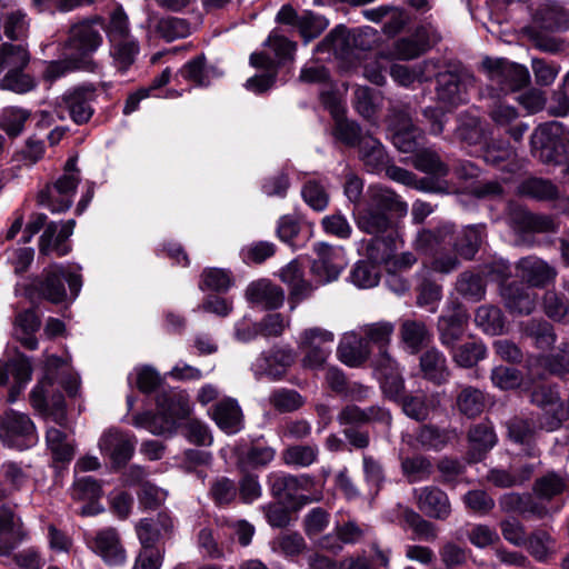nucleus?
<instances>
[{"label":"nucleus","instance_id":"f257e3e1","mask_svg":"<svg viewBox=\"0 0 569 569\" xmlns=\"http://www.w3.org/2000/svg\"><path fill=\"white\" fill-rule=\"evenodd\" d=\"M54 383L64 388L69 396L77 395L79 381L70 373L68 361L50 356L46 360L44 375L32 389L30 400L36 410L51 418L59 426H64L67 421L66 403L60 391L51 390Z\"/></svg>","mask_w":569,"mask_h":569},{"label":"nucleus","instance_id":"f03ea898","mask_svg":"<svg viewBox=\"0 0 569 569\" xmlns=\"http://www.w3.org/2000/svg\"><path fill=\"white\" fill-rule=\"evenodd\" d=\"M368 194L367 207L357 213V226L367 233L380 234L388 231L391 226L389 212L405 216L408 211L407 203L389 188L371 186Z\"/></svg>","mask_w":569,"mask_h":569},{"label":"nucleus","instance_id":"7ed1b4c3","mask_svg":"<svg viewBox=\"0 0 569 569\" xmlns=\"http://www.w3.org/2000/svg\"><path fill=\"white\" fill-rule=\"evenodd\" d=\"M79 270L80 268L71 270L62 264H52L43 270L40 278L34 279L26 288L24 293L30 299L38 295L52 303L74 300L82 287Z\"/></svg>","mask_w":569,"mask_h":569},{"label":"nucleus","instance_id":"20e7f679","mask_svg":"<svg viewBox=\"0 0 569 569\" xmlns=\"http://www.w3.org/2000/svg\"><path fill=\"white\" fill-rule=\"evenodd\" d=\"M157 413L143 412L134 417L133 425L143 428L153 435L171 432L177 422L187 418L191 412V405L183 391L168 390L157 397Z\"/></svg>","mask_w":569,"mask_h":569},{"label":"nucleus","instance_id":"39448f33","mask_svg":"<svg viewBox=\"0 0 569 569\" xmlns=\"http://www.w3.org/2000/svg\"><path fill=\"white\" fill-rule=\"evenodd\" d=\"M96 88L93 84H81L67 90L54 102V114L59 120L69 117L76 124L87 123L93 116Z\"/></svg>","mask_w":569,"mask_h":569},{"label":"nucleus","instance_id":"423d86ee","mask_svg":"<svg viewBox=\"0 0 569 569\" xmlns=\"http://www.w3.org/2000/svg\"><path fill=\"white\" fill-rule=\"evenodd\" d=\"M482 69L489 80V87L498 93L513 92L529 81L528 69L506 59L486 58Z\"/></svg>","mask_w":569,"mask_h":569},{"label":"nucleus","instance_id":"0eeeda50","mask_svg":"<svg viewBox=\"0 0 569 569\" xmlns=\"http://www.w3.org/2000/svg\"><path fill=\"white\" fill-rule=\"evenodd\" d=\"M101 30H103V23L100 19L73 26L70 30L64 54H70L73 59H82L84 70H93V62L89 56L102 43Z\"/></svg>","mask_w":569,"mask_h":569},{"label":"nucleus","instance_id":"6e6552de","mask_svg":"<svg viewBox=\"0 0 569 569\" xmlns=\"http://www.w3.org/2000/svg\"><path fill=\"white\" fill-rule=\"evenodd\" d=\"M76 163L77 159L70 158L64 166L63 174L39 196L40 203L48 207L53 213L67 211L73 202V196L80 181Z\"/></svg>","mask_w":569,"mask_h":569},{"label":"nucleus","instance_id":"1a4fd4ad","mask_svg":"<svg viewBox=\"0 0 569 569\" xmlns=\"http://www.w3.org/2000/svg\"><path fill=\"white\" fill-rule=\"evenodd\" d=\"M368 260L358 261L350 272V281L360 289L373 288L380 280L379 264L391 259L392 250L383 239L371 240L367 248Z\"/></svg>","mask_w":569,"mask_h":569},{"label":"nucleus","instance_id":"9d476101","mask_svg":"<svg viewBox=\"0 0 569 569\" xmlns=\"http://www.w3.org/2000/svg\"><path fill=\"white\" fill-rule=\"evenodd\" d=\"M0 439L8 448L24 450L38 442V435L29 416L8 410L1 420Z\"/></svg>","mask_w":569,"mask_h":569},{"label":"nucleus","instance_id":"9b49d317","mask_svg":"<svg viewBox=\"0 0 569 569\" xmlns=\"http://www.w3.org/2000/svg\"><path fill=\"white\" fill-rule=\"evenodd\" d=\"M531 148L533 152L540 151L545 162L557 161L556 154L569 150V131L559 121L540 124L531 136Z\"/></svg>","mask_w":569,"mask_h":569},{"label":"nucleus","instance_id":"f8f14e48","mask_svg":"<svg viewBox=\"0 0 569 569\" xmlns=\"http://www.w3.org/2000/svg\"><path fill=\"white\" fill-rule=\"evenodd\" d=\"M389 130L393 146L401 152L415 153L422 144V132L413 126L407 110H390Z\"/></svg>","mask_w":569,"mask_h":569},{"label":"nucleus","instance_id":"ddd939ff","mask_svg":"<svg viewBox=\"0 0 569 569\" xmlns=\"http://www.w3.org/2000/svg\"><path fill=\"white\" fill-rule=\"evenodd\" d=\"M531 401L540 408L539 425L547 431L558 429L566 419L567 411L559 391L549 386H540L531 395Z\"/></svg>","mask_w":569,"mask_h":569},{"label":"nucleus","instance_id":"4468645a","mask_svg":"<svg viewBox=\"0 0 569 569\" xmlns=\"http://www.w3.org/2000/svg\"><path fill=\"white\" fill-rule=\"evenodd\" d=\"M321 102L336 121L333 131L336 138L347 146L360 147V141L365 136L361 134L360 127L355 121L343 118L346 109L342 96H338L336 92L322 91Z\"/></svg>","mask_w":569,"mask_h":569},{"label":"nucleus","instance_id":"2eb2a0df","mask_svg":"<svg viewBox=\"0 0 569 569\" xmlns=\"http://www.w3.org/2000/svg\"><path fill=\"white\" fill-rule=\"evenodd\" d=\"M98 447L101 455L108 458L113 467H122L134 452L136 439L128 432L110 428L101 435Z\"/></svg>","mask_w":569,"mask_h":569},{"label":"nucleus","instance_id":"dca6fc26","mask_svg":"<svg viewBox=\"0 0 569 569\" xmlns=\"http://www.w3.org/2000/svg\"><path fill=\"white\" fill-rule=\"evenodd\" d=\"M91 551L98 555L108 566H122L127 560V552L121 543L117 529L108 527L98 530L87 538Z\"/></svg>","mask_w":569,"mask_h":569},{"label":"nucleus","instance_id":"f3484780","mask_svg":"<svg viewBox=\"0 0 569 569\" xmlns=\"http://www.w3.org/2000/svg\"><path fill=\"white\" fill-rule=\"evenodd\" d=\"M317 258L311 270L320 283L336 280L347 266L345 250L327 243H318L315 248Z\"/></svg>","mask_w":569,"mask_h":569},{"label":"nucleus","instance_id":"a211bd4d","mask_svg":"<svg viewBox=\"0 0 569 569\" xmlns=\"http://www.w3.org/2000/svg\"><path fill=\"white\" fill-rule=\"evenodd\" d=\"M32 367L30 360L17 353L8 360L0 359V386L7 385L12 379V386L9 390L8 401L14 402L21 391L31 380Z\"/></svg>","mask_w":569,"mask_h":569},{"label":"nucleus","instance_id":"6ab92c4d","mask_svg":"<svg viewBox=\"0 0 569 569\" xmlns=\"http://www.w3.org/2000/svg\"><path fill=\"white\" fill-rule=\"evenodd\" d=\"M453 226L442 223L436 229H421L412 240L413 249L423 256H433L439 250H445L452 244Z\"/></svg>","mask_w":569,"mask_h":569},{"label":"nucleus","instance_id":"aec40b11","mask_svg":"<svg viewBox=\"0 0 569 569\" xmlns=\"http://www.w3.org/2000/svg\"><path fill=\"white\" fill-rule=\"evenodd\" d=\"M268 486L273 497L292 500L300 490H308L313 483L308 475L292 476L283 471H272L268 475Z\"/></svg>","mask_w":569,"mask_h":569},{"label":"nucleus","instance_id":"412c9836","mask_svg":"<svg viewBox=\"0 0 569 569\" xmlns=\"http://www.w3.org/2000/svg\"><path fill=\"white\" fill-rule=\"evenodd\" d=\"M266 44L274 53L273 59L266 53H252L250 56V64L252 67L270 70L276 62L281 63L293 58L296 43L280 34L278 30L270 33Z\"/></svg>","mask_w":569,"mask_h":569},{"label":"nucleus","instance_id":"4be33fe9","mask_svg":"<svg viewBox=\"0 0 569 569\" xmlns=\"http://www.w3.org/2000/svg\"><path fill=\"white\" fill-rule=\"evenodd\" d=\"M209 416L216 425L227 435L238 433L243 428V415L238 401L226 397L213 405Z\"/></svg>","mask_w":569,"mask_h":569},{"label":"nucleus","instance_id":"5701e85b","mask_svg":"<svg viewBox=\"0 0 569 569\" xmlns=\"http://www.w3.org/2000/svg\"><path fill=\"white\" fill-rule=\"evenodd\" d=\"M532 27L542 31H559L569 28V11L556 0H545L532 16Z\"/></svg>","mask_w":569,"mask_h":569},{"label":"nucleus","instance_id":"b1692460","mask_svg":"<svg viewBox=\"0 0 569 569\" xmlns=\"http://www.w3.org/2000/svg\"><path fill=\"white\" fill-rule=\"evenodd\" d=\"M76 221L70 219L66 222H50L47 224L41 238H40V252L48 254L56 252L62 257L69 253L71 247L67 243V240L73 233Z\"/></svg>","mask_w":569,"mask_h":569},{"label":"nucleus","instance_id":"393cba45","mask_svg":"<svg viewBox=\"0 0 569 569\" xmlns=\"http://www.w3.org/2000/svg\"><path fill=\"white\" fill-rule=\"evenodd\" d=\"M295 359L296 355L291 348H279L270 355L262 353L257 358L252 370L256 377L268 376L278 379L295 362Z\"/></svg>","mask_w":569,"mask_h":569},{"label":"nucleus","instance_id":"a878e982","mask_svg":"<svg viewBox=\"0 0 569 569\" xmlns=\"http://www.w3.org/2000/svg\"><path fill=\"white\" fill-rule=\"evenodd\" d=\"M371 355V347L363 339L360 332L352 330L346 332L338 346V357L341 362L349 367H359L365 363Z\"/></svg>","mask_w":569,"mask_h":569},{"label":"nucleus","instance_id":"bb28decb","mask_svg":"<svg viewBox=\"0 0 569 569\" xmlns=\"http://www.w3.org/2000/svg\"><path fill=\"white\" fill-rule=\"evenodd\" d=\"M439 64L435 60H425L413 67L395 63L390 68V77L401 87L409 88L416 82L430 81L436 74Z\"/></svg>","mask_w":569,"mask_h":569},{"label":"nucleus","instance_id":"cd10ccee","mask_svg":"<svg viewBox=\"0 0 569 569\" xmlns=\"http://www.w3.org/2000/svg\"><path fill=\"white\" fill-rule=\"evenodd\" d=\"M419 509L428 517L447 519L451 507L447 495L438 488L425 487L415 490Z\"/></svg>","mask_w":569,"mask_h":569},{"label":"nucleus","instance_id":"c85d7f7f","mask_svg":"<svg viewBox=\"0 0 569 569\" xmlns=\"http://www.w3.org/2000/svg\"><path fill=\"white\" fill-rule=\"evenodd\" d=\"M498 438L489 421L473 425L468 430L469 457L473 462L480 461L496 445Z\"/></svg>","mask_w":569,"mask_h":569},{"label":"nucleus","instance_id":"c756f323","mask_svg":"<svg viewBox=\"0 0 569 569\" xmlns=\"http://www.w3.org/2000/svg\"><path fill=\"white\" fill-rule=\"evenodd\" d=\"M518 276L532 287H545L551 282L557 271L537 257H526L517 264Z\"/></svg>","mask_w":569,"mask_h":569},{"label":"nucleus","instance_id":"7c9ffc66","mask_svg":"<svg viewBox=\"0 0 569 569\" xmlns=\"http://www.w3.org/2000/svg\"><path fill=\"white\" fill-rule=\"evenodd\" d=\"M501 296L506 308L511 313L528 316L536 308L537 295L522 284L512 283L502 288Z\"/></svg>","mask_w":569,"mask_h":569},{"label":"nucleus","instance_id":"2f4dec72","mask_svg":"<svg viewBox=\"0 0 569 569\" xmlns=\"http://www.w3.org/2000/svg\"><path fill=\"white\" fill-rule=\"evenodd\" d=\"M172 528V519L166 513H159L157 519H141L134 527L141 547L153 548H157V542Z\"/></svg>","mask_w":569,"mask_h":569},{"label":"nucleus","instance_id":"473e14b6","mask_svg":"<svg viewBox=\"0 0 569 569\" xmlns=\"http://www.w3.org/2000/svg\"><path fill=\"white\" fill-rule=\"evenodd\" d=\"M437 96L440 102L455 107L467 101V84L452 72L440 73L437 70Z\"/></svg>","mask_w":569,"mask_h":569},{"label":"nucleus","instance_id":"72a5a7b5","mask_svg":"<svg viewBox=\"0 0 569 569\" xmlns=\"http://www.w3.org/2000/svg\"><path fill=\"white\" fill-rule=\"evenodd\" d=\"M246 296L251 303L264 309H278L284 301L282 289L266 279L250 283Z\"/></svg>","mask_w":569,"mask_h":569},{"label":"nucleus","instance_id":"f704fd0d","mask_svg":"<svg viewBox=\"0 0 569 569\" xmlns=\"http://www.w3.org/2000/svg\"><path fill=\"white\" fill-rule=\"evenodd\" d=\"M468 318L467 312L460 307H455L442 315L438 320L441 343L452 347L463 335Z\"/></svg>","mask_w":569,"mask_h":569},{"label":"nucleus","instance_id":"c9c22d12","mask_svg":"<svg viewBox=\"0 0 569 569\" xmlns=\"http://www.w3.org/2000/svg\"><path fill=\"white\" fill-rule=\"evenodd\" d=\"M20 519L7 505L0 506V555H8L21 540Z\"/></svg>","mask_w":569,"mask_h":569},{"label":"nucleus","instance_id":"e433bc0d","mask_svg":"<svg viewBox=\"0 0 569 569\" xmlns=\"http://www.w3.org/2000/svg\"><path fill=\"white\" fill-rule=\"evenodd\" d=\"M391 521L412 529L415 533L412 539L433 541L438 536V530L432 522L422 519L419 513L407 507L398 506V516L396 519L391 518Z\"/></svg>","mask_w":569,"mask_h":569},{"label":"nucleus","instance_id":"4c0bfd02","mask_svg":"<svg viewBox=\"0 0 569 569\" xmlns=\"http://www.w3.org/2000/svg\"><path fill=\"white\" fill-rule=\"evenodd\" d=\"M0 23L4 36L10 40H21L29 31V19L19 9H13L0 0Z\"/></svg>","mask_w":569,"mask_h":569},{"label":"nucleus","instance_id":"58836bf2","mask_svg":"<svg viewBox=\"0 0 569 569\" xmlns=\"http://www.w3.org/2000/svg\"><path fill=\"white\" fill-rule=\"evenodd\" d=\"M360 335L368 341L369 347L376 346L380 351V361L390 358L387 353V347L391 342L392 335L395 332V325L390 321H378L367 323L358 328Z\"/></svg>","mask_w":569,"mask_h":569},{"label":"nucleus","instance_id":"ea45409f","mask_svg":"<svg viewBox=\"0 0 569 569\" xmlns=\"http://www.w3.org/2000/svg\"><path fill=\"white\" fill-rule=\"evenodd\" d=\"M400 340L410 353L416 355L430 340V332L423 321L403 319L399 328Z\"/></svg>","mask_w":569,"mask_h":569},{"label":"nucleus","instance_id":"a19ab883","mask_svg":"<svg viewBox=\"0 0 569 569\" xmlns=\"http://www.w3.org/2000/svg\"><path fill=\"white\" fill-rule=\"evenodd\" d=\"M400 403L407 417L416 421H425L440 405V399L438 395H409L402 397Z\"/></svg>","mask_w":569,"mask_h":569},{"label":"nucleus","instance_id":"79ce46f5","mask_svg":"<svg viewBox=\"0 0 569 569\" xmlns=\"http://www.w3.org/2000/svg\"><path fill=\"white\" fill-rule=\"evenodd\" d=\"M381 375V389L386 397L400 402L403 396L405 381L397 362L387 358L379 363Z\"/></svg>","mask_w":569,"mask_h":569},{"label":"nucleus","instance_id":"37998d69","mask_svg":"<svg viewBox=\"0 0 569 569\" xmlns=\"http://www.w3.org/2000/svg\"><path fill=\"white\" fill-rule=\"evenodd\" d=\"M482 158L487 163L501 167L502 170L513 172L519 169L516 151L505 141H496L485 146Z\"/></svg>","mask_w":569,"mask_h":569},{"label":"nucleus","instance_id":"c03bdc74","mask_svg":"<svg viewBox=\"0 0 569 569\" xmlns=\"http://www.w3.org/2000/svg\"><path fill=\"white\" fill-rule=\"evenodd\" d=\"M360 158L370 172H379L387 168L389 157L381 142L372 136H365L359 147Z\"/></svg>","mask_w":569,"mask_h":569},{"label":"nucleus","instance_id":"a18cd8bd","mask_svg":"<svg viewBox=\"0 0 569 569\" xmlns=\"http://www.w3.org/2000/svg\"><path fill=\"white\" fill-rule=\"evenodd\" d=\"M420 370L423 378L437 385L446 382L449 378L446 357L436 348H431L421 355Z\"/></svg>","mask_w":569,"mask_h":569},{"label":"nucleus","instance_id":"49530a36","mask_svg":"<svg viewBox=\"0 0 569 569\" xmlns=\"http://www.w3.org/2000/svg\"><path fill=\"white\" fill-rule=\"evenodd\" d=\"M148 21L154 32L168 42L187 38L192 32L190 22L183 18L167 16L154 22L151 18Z\"/></svg>","mask_w":569,"mask_h":569},{"label":"nucleus","instance_id":"de8ad7c7","mask_svg":"<svg viewBox=\"0 0 569 569\" xmlns=\"http://www.w3.org/2000/svg\"><path fill=\"white\" fill-rule=\"evenodd\" d=\"M30 62V52L24 44L3 42L0 44V73L26 69Z\"/></svg>","mask_w":569,"mask_h":569},{"label":"nucleus","instance_id":"09e8293b","mask_svg":"<svg viewBox=\"0 0 569 569\" xmlns=\"http://www.w3.org/2000/svg\"><path fill=\"white\" fill-rule=\"evenodd\" d=\"M40 327V320L33 310H26L19 313L14 323L16 338L28 349L34 350L38 347V340L34 336Z\"/></svg>","mask_w":569,"mask_h":569},{"label":"nucleus","instance_id":"8fccbe9b","mask_svg":"<svg viewBox=\"0 0 569 569\" xmlns=\"http://www.w3.org/2000/svg\"><path fill=\"white\" fill-rule=\"evenodd\" d=\"M46 440L54 463H68L72 460L74 447L64 432L54 427L48 428Z\"/></svg>","mask_w":569,"mask_h":569},{"label":"nucleus","instance_id":"3c124183","mask_svg":"<svg viewBox=\"0 0 569 569\" xmlns=\"http://www.w3.org/2000/svg\"><path fill=\"white\" fill-rule=\"evenodd\" d=\"M338 538L326 536L321 539L320 546L332 551L341 549V542L356 543L369 531V528H361L353 521H348L336 528Z\"/></svg>","mask_w":569,"mask_h":569},{"label":"nucleus","instance_id":"603ef678","mask_svg":"<svg viewBox=\"0 0 569 569\" xmlns=\"http://www.w3.org/2000/svg\"><path fill=\"white\" fill-rule=\"evenodd\" d=\"M413 166L417 170L437 180L446 177L449 172L447 164L441 161L439 154L429 148H419L415 152Z\"/></svg>","mask_w":569,"mask_h":569},{"label":"nucleus","instance_id":"864d4df0","mask_svg":"<svg viewBox=\"0 0 569 569\" xmlns=\"http://www.w3.org/2000/svg\"><path fill=\"white\" fill-rule=\"evenodd\" d=\"M0 478V499L20 490L29 479L24 469L20 465L12 461H7L1 466Z\"/></svg>","mask_w":569,"mask_h":569},{"label":"nucleus","instance_id":"5fc2aeb1","mask_svg":"<svg viewBox=\"0 0 569 569\" xmlns=\"http://www.w3.org/2000/svg\"><path fill=\"white\" fill-rule=\"evenodd\" d=\"M456 406L461 415L468 418H475L483 411L486 398L481 390L468 386L462 388L458 393Z\"/></svg>","mask_w":569,"mask_h":569},{"label":"nucleus","instance_id":"6e6d98bb","mask_svg":"<svg viewBox=\"0 0 569 569\" xmlns=\"http://www.w3.org/2000/svg\"><path fill=\"white\" fill-rule=\"evenodd\" d=\"M110 53L114 66L121 72H126L136 61L140 51L139 42L132 37L111 42Z\"/></svg>","mask_w":569,"mask_h":569},{"label":"nucleus","instance_id":"4d7b16f0","mask_svg":"<svg viewBox=\"0 0 569 569\" xmlns=\"http://www.w3.org/2000/svg\"><path fill=\"white\" fill-rule=\"evenodd\" d=\"M319 456L317 445H295L282 451V461L290 467L307 468L315 463Z\"/></svg>","mask_w":569,"mask_h":569},{"label":"nucleus","instance_id":"13d9d810","mask_svg":"<svg viewBox=\"0 0 569 569\" xmlns=\"http://www.w3.org/2000/svg\"><path fill=\"white\" fill-rule=\"evenodd\" d=\"M475 322L485 333L497 336L502 333L505 318L501 310L495 306H481L477 309Z\"/></svg>","mask_w":569,"mask_h":569},{"label":"nucleus","instance_id":"bf43d9fd","mask_svg":"<svg viewBox=\"0 0 569 569\" xmlns=\"http://www.w3.org/2000/svg\"><path fill=\"white\" fill-rule=\"evenodd\" d=\"M280 277L283 282L289 284L291 289L290 295L297 301L308 297L312 290V287L302 278V271L297 261L288 263V266L281 270Z\"/></svg>","mask_w":569,"mask_h":569},{"label":"nucleus","instance_id":"052dcab7","mask_svg":"<svg viewBox=\"0 0 569 569\" xmlns=\"http://www.w3.org/2000/svg\"><path fill=\"white\" fill-rule=\"evenodd\" d=\"M563 355L553 358L540 357L529 361V372L531 376L543 377L546 372L565 375L569 372V355L562 351Z\"/></svg>","mask_w":569,"mask_h":569},{"label":"nucleus","instance_id":"680f3d73","mask_svg":"<svg viewBox=\"0 0 569 569\" xmlns=\"http://www.w3.org/2000/svg\"><path fill=\"white\" fill-rule=\"evenodd\" d=\"M485 238L483 226H469L462 236L453 243L456 251L465 259H472Z\"/></svg>","mask_w":569,"mask_h":569},{"label":"nucleus","instance_id":"e2e57ef3","mask_svg":"<svg viewBox=\"0 0 569 569\" xmlns=\"http://www.w3.org/2000/svg\"><path fill=\"white\" fill-rule=\"evenodd\" d=\"M276 457V450L272 447L263 445H253L238 457V465L242 470L264 467Z\"/></svg>","mask_w":569,"mask_h":569},{"label":"nucleus","instance_id":"0e129e2a","mask_svg":"<svg viewBox=\"0 0 569 569\" xmlns=\"http://www.w3.org/2000/svg\"><path fill=\"white\" fill-rule=\"evenodd\" d=\"M525 335L533 339L537 348L547 350L556 341L552 326L545 320L532 319L522 327Z\"/></svg>","mask_w":569,"mask_h":569},{"label":"nucleus","instance_id":"69168bd1","mask_svg":"<svg viewBox=\"0 0 569 569\" xmlns=\"http://www.w3.org/2000/svg\"><path fill=\"white\" fill-rule=\"evenodd\" d=\"M33 77L24 72V69L3 72L0 79V89L12 91L18 94L30 92L36 88Z\"/></svg>","mask_w":569,"mask_h":569},{"label":"nucleus","instance_id":"338daca9","mask_svg":"<svg viewBox=\"0 0 569 569\" xmlns=\"http://www.w3.org/2000/svg\"><path fill=\"white\" fill-rule=\"evenodd\" d=\"M457 291L465 298L479 301L485 297L486 283L479 273L462 272L457 279Z\"/></svg>","mask_w":569,"mask_h":569},{"label":"nucleus","instance_id":"774afa93","mask_svg":"<svg viewBox=\"0 0 569 569\" xmlns=\"http://www.w3.org/2000/svg\"><path fill=\"white\" fill-rule=\"evenodd\" d=\"M568 480L556 472H549L536 481L535 492L541 500H550L562 493Z\"/></svg>","mask_w":569,"mask_h":569}]
</instances>
